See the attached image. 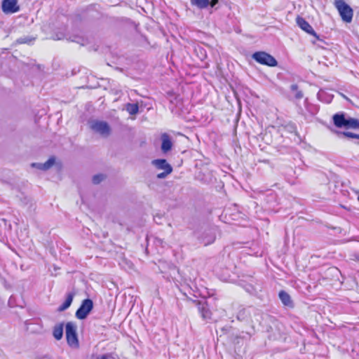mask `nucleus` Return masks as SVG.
I'll use <instances>...</instances> for the list:
<instances>
[{
  "label": "nucleus",
  "mask_w": 359,
  "mask_h": 359,
  "mask_svg": "<svg viewBox=\"0 0 359 359\" xmlns=\"http://www.w3.org/2000/svg\"><path fill=\"white\" fill-rule=\"evenodd\" d=\"M151 163L158 170H172V166L167 162L165 159H156L152 161Z\"/></svg>",
  "instance_id": "obj_10"
},
{
  "label": "nucleus",
  "mask_w": 359,
  "mask_h": 359,
  "mask_svg": "<svg viewBox=\"0 0 359 359\" xmlns=\"http://www.w3.org/2000/svg\"><path fill=\"white\" fill-rule=\"evenodd\" d=\"M93 308V301L90 299H84L76 312V317L79 320L85 319Z\"/></svg>",
  "instance_id": "obj_5"
},
{
  "label": "nucleus",
  "mask_w": 359,
  "mask_h": 359,
  "mask_svg": "<svg viewBox=\"0 0 359 359\" xmlns=\"http://www.w3.org/2000/svg\"><path fill=\"white\" fill-rule=\"evenodd\" d=\"M32 167L36 168H38V169H40V170H43V163H32Z\"/></svg>",
  "instance_id": "obj_25"
},
{
  "label": "nucleus",
  "mask_w": 359,
  "mask_h": 359,
  "mask_svg": "<svg viewBox=\"0 0 359 359\" xmlns=\"http://www.w3.org/2000/svg\"><path fill=\"white\" fill-rule=\"evenodd\" d=\"M333 121L337 127L342 128L345 126L346 118L344 114H337L333 116Z\"/></svg>",
  "instance_id": "obj_13"
},
{
  "label": "nucleus",
  "mask_w": 359,
  "mask_h": 359,
  "mask_svg": "<svg viewBox=\"0 0 359 359\" xmlns=\"http://www.w3.org/2000/svg\"><path fill=\"white\" fill-rule=\"evenodd\" d=\"M218 3V0H211L210 1V4L211 7H214Z\"/></svg>",
  "instance_id": "obj_27"
},
{
  "label": "nucleus",
  "mask_w": 359,
  "mask_h": 359,
  "mask_svg": "<svg viewBox=\"0 0 359 359\" xmlns=\"http://www.w3.org/2000/svg\"><path fill=\"white\" fill-rule=\"evenodd\" d=\"M297 24L298 26L304 32L306 33L315 36L316 38L318 39V36L317 35L316 32L314 31L313 27L310 25V24L305 20L302 17H297L296 19Z\"/></svg>",
  "instance_id": "obj_7"
},
{
  "label": "nucleus",
  "mask_w": 359,
  "mask_h": 359,
  "mask_svg": "<svg viewBox=\"0 0 359 359\" xmlns=\"http://www.w3.org/2000/svg\"><path fill=\"white\" fill-rule=\"evenodd\" d=\"M252 57L257 62L269 67H276L278 65L275 57L264 51L255 52L252 54Z\"/></svg>",
  "instance_id": "obj_3"
},
{
  "label": "nucleus",
  "mask_w": 359,
  "mask_h": 359,
  "mask_svg": "<svg viewBox=\"0 0 359 359\" xmlns=\"http://www.w3.org/2000/svg\"><path fill=\"white\" fill-rule=\"evenodd\" d=\"M345 128H359V121L356 118H349L346 119Z\"/></svg>",
  "instance_id": "obj_17"
},
{
  "label": "nucleus",
  "mask_w": 359,
  "mask_h": 359,
  "mask_svg": "<svg viewBox=\"0 0 359 359\" xmlns=\"http://www.w3.org/2000/svg\"><path fill=\"white\" fill-rule=\"evenodd\" d=\"M55 163V158L50 157L47 161L43 163V170H47L50 168Z\"/></svg>",
  "instance_id": "obj_20"
},
{
  "label": "nucleus",
  "mask_w": 359,
  "mask_h": 359,
  "mask_svg": "<svg viewBox=\"0 0 359 359\" xmlns=\"http://www.w3.org/2000/svg\"><path fill=\"white\" fill-rule=\"evenodd\" d=\"M278 296L281 302L285 306L288 307L290 309L294 307L293 301L292 300L290 295L287 292H286L284 290H281L279 292Z\"/></svg>",
  "instance_id": "obj_9"
},
{
  "label": "nucleus",
  "mask_w": 359,
  "mask_h": 359,
  "mask_svg": "<svg viewBox=\"0 0 359 359\" xmlns=\"http://www.w3.org/2000/svg\"><path fill=\"white\" fill-rule=\"evenodd\" d=\"M89 127L94 133L103 137H109L111 132L110 126L104 121L92 120L89 121Z\"/></svg>",
  "instance_id": "obj_1"
},
{
  "label": "nucleus",
  "mask_w": 359,
  "mask_h": 359,
  "mask_svg": "<svg viewBox=\"0 0 359 359\" xmlns=\"http://www.w3.org/2000/svg\"><path fill=\"white\" fill-rule=\"evenodd\" d=\"M341 135L344 137H347L349 138H355V139H359V135L355 134L351 132H344L341 133Z\"/></svg>",
  "instance_id": "obj_22"
},
{
  "label": "nucleus",
  "mask_w": 359,
  "mask_h": 359,
  "mask_svg": "<svg viewBox=\"0 0 359 359\" xmlns=\"http://www.w3.org/2000/svg\"><path fill=\"white\" fill-rule=\"evenodd\" d=\"M290 89L292 92L294 93V97L295 98L299 100L303 97V93L301 90H299L298 86L297 84H292L290 86Z\"/></svg>",
  "instance_id": "obj_19"
},
{
  "label": "nucleus",
  "mask_w": 359,
  "mask_h": 359,
  "mask_svg": "<svg viewBox=\"0 0 359 359\" xmlns=\"http://www.w3.org/2000/svg\"><path fill=\"white\" fill-rule=\"evenodd\" d=\"M32 41V39L27 38V37H21V38H19L18 40H17V42L18 43H20V44H22V43H29Z\"/></svg>",
  "instance_id": "obj_24"
},
{
  "label": "nucleus",
  "mask_w": 359,
  "mask_h": 359,
  "mask_svg": "<svg viewBox=\"0 0 359 359\" xmlns=\"http://www.w3.org/2000/svg\"><path fill=\"white\" fill-rule=\"evenodd\" d=\"M66 339L68 345L72 348H78L79 342L76 333V325L73 322H68L65 327Z\"/></svg>",
  "instance_id": "obj_2"
},
{
  "label": "nucleus",
  "mask_w": 359,
  "mask_h": 359,
  "mask_svg": "<svg viewBox=\"0 0 359 359\" xmlns=\"http://www.w3.org/2000/svg\"><path fill=\"white\" fill-rule=\"evenodd\" d=\"M104 179V175H96L95 176H93V182L95 184H99L100 182H101Z\"/></svg>",
  "instance_id": "obj_23"
},
{
  "label": "nucleus",
  "mask_w": 359,
  "mask_h": 359,
  "mask_svg": "<svg viewBox=\"0 0 359 359\" xmlns=\"http://www.w3.org/2000/svg\"><path fill=\"white\" fill-rule=\"evenodd\" d=\"M358 201H359V196H358Z\"/></svg>",
  "instance_id": "obj_28"
},
{
  "label": "nucleus",
  "mask_w": 359,
  "mask_h": 359,
  "mask_svg": "<svg viewBox=\"0 0 359 359\" xmlns=\"http://www.w3.org/2000/svg\"><path fill=\"white\" fill-rule=\"evenodd\" d=\"M17 0H4L2 1V11L5 13H14L19 11L20 8L17 5Z\"/></svg>",
  "instance_id": "obj_6"
},
{
  "label": "nucleus",
  "mask_w": 359,
  "mask_h": 359,
  "mask_svg": "<svg viewBox=\"0 0 359 359\" xmlns=\"http://www.w3.org/2000/svg\"><path fill=\"white\" fill-rule=\"evenodd\" d=\"M74 298V294L69 293L64 303H62L57 309L58 311H63L67 309L72 304Z\"/></svg>",
  "instance_id": "obj_14"
},
{
  "label": "nucleus",
  "mask_w": 359,
  "mask_h": 359,
  "mask_svg": "<svg viewBox=\"0 0 359 359\" xmlns=\"http://www.w3.org/2000/svg\"><path fill=\"white\" fill-rule=\"evenodd\" d=\"M172 170H163L162 172H160L157 175V178L158 179H164L169 174L172 172Z\"/></svg>",
  "instance_id": "obj_21"
},
{
  "label": "nucleus",
  "mask_w": 359,
  "mask_h": 359,
  "mask_svg": "<svg viewBox=\"0 0 359 359\" xmlns=\"http://www.w3.org/2000/svg\"><path fill=\"white\" fill-rule=\"evenodd\" d=\"M161 140H162V144H161L162 151L164 153L168 152V151H170L171 149L172 146L170 136L166 133H163L161 135Z\"/></svg>",
  "instance_id": "obj_11"
},
{
  "label": "nucleus",
  "mask_w": 359,
  "mask_h": 359,
  "mask_svg": "<svg viewBox=\"0 0 359 359\" xmlns=\"http://www.w3.org/2000/svg\"><path fill=\"white\" fill-rule=\"evenodd\" d=\"M335 6L339 11L341 19L346 22H351L353 18L352 8L343 0L336 1Z\"/></svg>",
  "instance_id": "obj_4"
},
{
  "label": "nucleus",
  "mask_w": 359,
  "mask_h": 359,
  "mask_svg": "<svg viewBox=\"0 0 359 359\" xmlns=\"http://www.w3.org/2000/svg\"><path fill=\"white\" fill-rule=\"evenodd\" d=\"M192 6H195L200 9L205 8L210 4V0H191Z\"/></svg>",
  "instance_id": "obj_15"
},
{
  "label": "nucleus",
  "mask_w": 359,
  "mask_h": 359,
  "mask_svg": "<svg viewBox=\"0 0 359 359\" xmlns=\"http://www.w3.org/2000/svg\"><path fill=\"white\" fill-rule=\"evenodd\" d=\"M196 304L202 318L205 320H210L211 318L212 313L209 309L207 303L205 302H196Z\"/></svg>",
  "instance_id": "obj_8"
},
{
  "label": "nucleus",
  "mask_w": 359,
  "mask_h": 359,
  "mask_svg": "<svg viewBox=\"0 0 359 359\" xmlns=\"http://www.w3.org/2000/svg\"><path fill=\"white\" fill-rule=\"evenodd\" d=\"M53 337L57 339L60 340L63 336V326L62 325H56L53 332Z\"/></svg>",
  "instance_id": "obj_16"
},
{
  "label": "nucleus",
  "mask_w": 359,
  "mask_h": 359,
  "mask_svg": "<svg viewBox=\"0 0 359 359\" xmlns=\"http://www.w3.org/2000/svg\"><path fill=\"white\" fill-rule=\"evenodd\" d=\"M250 308H243L237 313L236 318L240 321L248 320L250 317Z\"/></svg>",
  "instance_id": "obj_12"
},
{
  "label": "nucleus",
  "mask_w": 359,
  "mask_h": 359,
  "mask_svg": "<svg viewBox=\"0 0 359 359\" xmlns=\"http://www.w3.org/2000/svg\"><path fill=\"white\" fill-rule=\"evenodd\" d=\"M126 110L130 115H135L137 114L139 110V107L137 104H131L128 103L126 105Z\"/></svg>",
  "instance_id": "obj_18"
},
{
  "label": "nucleus",
  "mask_w": 359,
  "mask_h": 359,
  "mask_svg": "<svg viewBox=\"0 0 359 359\" xmlns=\"http://www.w3.org/2000/svg\"><path fill=\"white\" fill-rule=\"evenodd\" d=\"M97 359H114L112 356L110 355H103L100 358H98Z\"/></svg>",
  "instance_id": "obj_26"
}]
</instances>
